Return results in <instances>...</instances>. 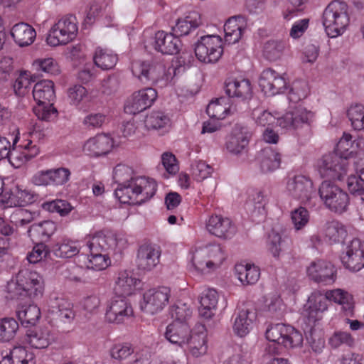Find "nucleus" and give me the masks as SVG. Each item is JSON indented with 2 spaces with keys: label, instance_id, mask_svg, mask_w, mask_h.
Listing matches in <instances>:
<instances>
[{
  "label": "nucleus",
  "instance_id": "nucleus-1",
  "mask_svg": "<svg viewBox=\"0 0 364 364\" xmlns=\"http://www.w3.org/2000/svg\"><path fill=\"white\" fill-rule=\"evenodd\" d=\"M128 166L118 165L114 169V178L119 183L115 196L122 203L141 204L151 198L156 191V183L146 177L130 178Z\"/></svg>",
  "mask_w": 364,
  "mask_h": 364
},
{
  "label": "nucleus",
  "instance_id": "nucleus-2",
  "mask_svg": "<svg viewBox=\"0 0 364 364\" xmlns=\"http://www.w3.org/2000/svg\"><path fill=\"white\" fill-rule=\"evenodd\" d=\"M349 8L346 3L332 1L323 13V25L330 38L341 35L350 23Z\"/></svg>",
  "mask_w": 364,
  "mask_h": 364
},
{
  "label": "nucleus",
  "instance_id": "nucleus-3",
  "mask_svg": "<svg viewBox=\"0 0 364 364\" xmlns=\"http://www.w3.org/2000/svg\"><path fill=\"white\" fill-rule=\"evenodd\" d=\"M320 199L330 212L342 215L350 207V199L348 193L335 183L325 180L318 190Z\"/></svg>",
  "mask_w": 364,
  "mask_h": 364
},
{
  "label": "nucleus",
  "instance_id": "nucleus-4",
  "mask_svg": "<svg viewBox=\"0 0 364 364\" xmlns=\"http://www.w3.org/2000/svg\"><path fill=\"white\" fill-rule=\"evenodd\" d=\"M77 31L76 18L73 16H63L50 28L46 42L51 46L65 45L76 38Z\"/></svg>",
  "mask_w": 364,
  "mask_h": 364
},
{
  "label": "nucleus",
  "instance_id": "nucleus-5",
  "mask_svg": "<svg viewBox=\"0 0 364 364\" xmlns=\"http://www.w3.org/2000/svg\"><path fill=\"white\" fill-rule=\"evenodd\" d=\"M267 340L277 343L286 348L300 346L303 343L302 334L294 327L277 323L269 327L265 333Z\"/></svg>",
  "mask_w": 364,
  "mask_h": 364
},
{
  "label": "nucleus",
  "instance_id": "nucleus-6",
  "mask_svg": "<svg viewBox=\"0 0 364 364\" xmlns=\"http://www.w3.org/2000/svg\"><path fill=\"white\" fill-rule=\"evenodd\" d=\"M267 340L277 343L286 348L300 346L303 343L302 334L294 327L277 323L269 327L265 333Z\"/></svg>",
  "mask_w": 364,
  "mask_h": 364
},
{
  "label": "nucleus",
  "instance_id": "nucleus-7",
  "mask_svg": "<svg viewBox=\"0 0 364 364\" xmlns=\"http://www.w3.org/2000/svg\"><path fill=\"white\" fill-rule=\"evenodd\" d=\"M349 163L346 156H339L338 153H330L318 161L317 167L321 177L341 181L347 173Z\"/></svg>",
  "mask_w": 364,
  "mask_h": 364
},
{
  "label": "nucleus",
  "instance_id": "nucleus-8",
  "mask_svg": "<svg viewBox=\"0 0 364 364\" xmlns=\"http://www.w3.org/2000/svg\"><path fill=\"white\" fill-rule=\"evenodd\" d=\"M132 72L144 84L149 81L161 82L162 87L166 85L169 80L165 67L161 63L151 65L149 62L135 60L132 64Z\"/></svg>",
  "mask_w": 364,
  "mask_h": 364
},
{
  "label": "nucleus",
  "instance_id": "nucleus-9",
  "mask_svg": "<svg viewBox=\"0 0 364 364\" xmlns=\"http://www.w3.org/2000/svg\"><path fill=\"white\" fill-rule=\"evenodd\" d=\"M223 53L222 39L218 36H201L196 43L195 54L201 62L205 63H216Z\"/></svg>",
  "mask_w": 364,
  "mask_h": 364
},
{
  "label": "nucleus",
  "instance_id": "nucleus-10",
  "mask_svg": "<svg viewBox=\"0 0 364 364\" xmlns=\"http://www.w3.org/2000/svg\"><path fill=\"white\" fill-rule=\"evenodd\" d=\"M314 119V113L303 107H297L277 119V124L286 130H297L309 127Z\"/></svg>",
  "mask_w": 364,
  "mask_h": 364
},
{
  "label": "nucleus",
  "instance_id": "nucleus-11",
  "mask_svg": "<svg viewBox=\"0 0 364 364\" xmlns=\"http://www.w3.org/2000/svg\"><path fill=\"white\" fill-rule=\"evenodd\" d=\"M133 316V308L125 297L116 296L111 299L105 313V318L108 322L122 323Z\"/></svg>",
  "mask_w": 364,
  "mask_h": 364
},
{
  "label": "nucleus",
  "instance_id": "nucleus-12",
  "mask_svg": "<svg viewBox=\"0 0 364 364\" xmlns=\"http://www.w3.org/2000/svg\"><path fill=\"white\" fill-rule=\"evenodd\" d=\"M170 296L171 290L166 287L149 289L144 294V302L141 308L147 314H154L167 305Z\"/></svg>",
  "mask_w": 364,
  "mask_h": 364
},
{
  "label": "nucleus",
  "instance_id": "nucleus-13",
  "mask_svg": "<svg viewBox=\"0 0 364 364\" xmlns=\"http://www.w3.org/2000/svg\"><path fill=\"white\" fill-rule=\"evenodd\" d=\"M161 250L157 245L145 242L139 247L136 265L139 270L150 272L160 262Z\"/></svg>",
  "mask_w": 364,
  "mask_h": 364
},
{
  "label": "nucleus",
  "instance_id": "nucleus-14",
  "mask_svg": "<svg viewBox=\"0 0 364 364\" xmlns=\"http://www.w3.org/2000/svg\"><path fill=\"white\" fill-rule=\"evenodd\" d=\"M157 98L155 89L147 87L134 92L124 106L125 112L136 114L150 107Z\"/></svg>",
  "mask_w": 364,
  "mask_h": 364
},
{
  "label": "nucleus",
  "instance_id": "nucleus-15",
  "mask_svg": "<svg viewBox=\"0 0 364 364\" xmlns=\"http://www.w3.org/2000/svg\"><path fill=\"white\" fill-rule=\"evenodd\" d=\"M306 272L309 277L317 283L332 284L336 279V269L334 265L321 259L311 262Z\"/></svg>",
  "mask_w": 364,
  "mask_h": 364
},
{
  "label": "nucleus",
  "instance_id": "nucleus-16",
  "mask_svg": "<svg viewBox=\"0 0 364 364\" xmlns=\"http://www.w3.org/2000/svg\"><path fill=\"white\" fill-rule=\"evenodd\" d=\"M287 191L294 198L306 203L314 193L313 182L303 175L290 178L287 183Z\"/></svg>",
  "mask_w": 364,
  "mask_h": 364
},
{
  "label": "nucleus",
  "instance_id": "nucleus-17",
  "mask_svg": "<svg viewBox=\"0 0 364 364\" xmlns=\"http://www.w3.org/2000/svg\"><path fill=\"white\" fill-rule=\"evenodd\" d=\"M341 261L347 269L353 272L364 267V242L357 238L352 240L343 253Z\"/></svg>",
  "mask_w": 364,
  "mask_h": 364
},
{
  "label": "nucleus",
  "instance_id": "nucleus-18",
  "mask_svg": "<svg viewBox=\"0 0 364 364\" xmlns=\"http://www.w3.org/2000/svg\"><path fill=\"white\" fill-rule=\"evenodd\" d=\"M259 85L266 95H275L286 89L287 82L282 75L268 68L262 73Z\"/></svg>",
  "mask_w": 364,
  "mask_h": 364
},
{
  "label": "nucleus",
  "instance_id": "nucleus-19",
  "mask_svg": "<svg viewBox=\"0 0 364 364\" xmlns=\"http://www.w3.org/2000/svg\"><path fill=\"white\" fill-rule=\"evenodd\" d=\"M16 277L20 285L25 287L29 297L42 295L43 291V279L37 272L26 269H21Z\"/></svg>",
  "mask_w": 364,
  "mask_h": 364
},
{
  "label": "nucleus",
  "instance_id": "nucleus-20",
  "mask_svg": "<svg viewBox=\"0 0 364 364\" xmlns=\"http://www.w3.org/2000/svg\"><path fill=\"white\" fill-rule=\"evenodd\" d=\"M251 136L247 127L236 124L226 142V149L232 154H241L247 147Z\"/></svg>",
  "mask_w": 364,
  "mask_h": 364
},
{
  "label": "nucleus",
  "instance_id": "nucleus-21",
  "mask_svg": "<svg viewBox=\"0 0 364 364\" xmlns=\"http://www.w3.org/2000/svg\"><path fill=\"white\" fill-rule=\"evenodd\" d=\"M206 228L210 233L218 237L230 238L236 232V228L229 218L218 215L209 218Z\"/></svg>",
  "mask_w": 364,
  "mask_h": 364
},
{
  "label": "nucleus",
  "instance_id": "nucleus-22",
  "mask_svg": "<svg viewBox=\"0 0 364 364\" xmlns=\"http://www.w3.org/2000/svg\"><path fill=\"white\" fill-rule=\"evenodd\" d=\"M154 48L165 55H174L179 52L181 41L171 33L160 31L155 34Z\"/></svg>",
  "mask_w": 364,
  "mask_h": 364
},
{
  "label": "nucleus",
  "instance_id": "nucleus-23",
  "mask_svg": "<svg viewBox=\"0 0 364 364\" xmlns=\"http://www.w3.org/2000/svg\"><path fill=\"white\" fill-rule=\"evenodd\" d=\"M113 146V141L107 134H98L88 139L83 146V149L92 156L107 154Z\"/></svg>",
  "mask_w": 364,
  "mask_h": 364
},
{
  "label": "nucleus",
  "instance_id": "nucleus-24",
  "mask_svg": "<svg viewBox=\"0 0 364 364\" xmlns=\"http://www.w3.org/2000/svg\"><path fill=\"white\" fill-rule=\"evenodd\" d=\"M191 332L187 322L173 321L166 327L165 337L171 343L182 346L188 343Z\"/></svg>",
  "mask_w": 364,
  "mask_h": 364
},
{
  "label": "nucleus",
  "instance_id": "nucleus-25",
  "mask_svg": "<svg viewBox=\"0 0 364 364\" xmlns=\"http://www.w3.org/2000/svg\"><path fill=\"white\" fill-rule=\"evenodd\" d=\"M36 200V196L26 190H21L15 186L10 190V192L2 195L1 202L7 207H21L33 203Z\"/></svg>",
  "mask_w": 364,
  "mask_h": 364
},
{
  "label": "nucleus",
  "instance_id": "nucleus-26",
  "mask_svg": "<svg viewBox=\"0 0 364 364\" xmlns=\"http://www.w3.org/2000/svg\"><path fill=\"white\" fill-rule=\"evenodd\" d=\"M117 245L116 235L112 232H98L95 233L88 242L87 246L90 252H106L109 250H114Z\"/></svg>",
  "mask_w": 364,
  "mask_h": 364
},
{
  "label": "nucleus",
  "instance_id": "nucleus-27",
  "mask_svg": "<svg viewBox=\"0 0 364 364\" xmlns=\"http://www.w3.org/2000/svg\"><path fill=\"white\" fill-rule=\"evenodd\" d=\"M218 294L214 289L204 290L200 296L199 315L204 319H210L215 315L218 302Z\"/></svg>",
  "mask_w": 364,
  "mask_h": 364
},
{
  "label": "nucleus",
  "instance_id": "nucleus-28",
  "mask_svg": "<svg viewBox=\"0 0 364 364\" xmlns=\"http://www.w3.org/2000/svg\"><path fill=\"white\" fill-rule=\"evenodd\" d=\"M225 92L230 97L250 99L252 95L251 83L247 79L230 80L225 82Z\"/></svg>",
  "mask_w": 364,
  "mask_h": 364
},
{
  "label": "nucleus",
  "instance_id": "nucleus-29",
  "mask_svg": "<svg viewBox=\"0 0 364 364\" xmlns=\"http://www.w3.org/2000/svg\"><path fill=\"white\" fill-rule=\"evenodd\" d=\"M140 281L134 277L133 274L128 271H122L118 274L115 282L114 291L118 296H129L136 289V287Z\"/></svg>",
  "mask_w": 364,
  "mask_h": 364
},
{
  "label": "nucleus",
  "instance_id": "nucleus-30",
  "mask_svg": "<svg viewBox=\"0 0 364 364\" xmlns=\"http://www.w3.org/2000/svg\"><path fill=\"white\" fill-rule=\"evenodd\" d=\"M11 35L15 43L20 47L28 46L33 43L36 38L35 29L26 23L15 24L11 31Z\"/></svg>",
  "mask_w": 364,
  "mask_h": 364
},
{
  "label": "nucleus",
  "instance_id": "nucleus-31",
  "mask_svg": "<svg viewBox=\"0 0 364 364\" xmlns=\"http://www.w3.org/2000/svg\"><path fill=\"white\" fill-rule=\"evenodd\" d=\"M49 306L50 312L63 323H70L75 317L72 304L63 298H50Z\"/></svg>",
  "mask_w": 364,
  "mask_h": 364
},
{
  "label": "nucleus",
  "instance_id": "nucleus-32",
  "mask_svg": "<svg viewBox=\"0 0 364 364\" xmlns=\"http://www.w3.org/2000/svg\"><path fill=\"white\" fill-rule=\"evenodd\" d=\"M256 318V314L253 310L249 309H241L233 324V331L239 336H246L250 331L252 322Z\"/></svg>",
  "mask_w": 364,
  "mask_h": 364
},
{
  "label": "nucleus",
  "instance_id": "nucleus-33",
  "mask_svg": "<svg viewBox=\"0 0 364 364\" xmlns=\"http://www.w3.org/2000/svg\"><path fill=\"white\" fill-rule=\"evenodd\" d=\"M33 96L38 105H46L55 98L54 83L52 80H41L33 88Z\"/></svg>",
  "mask_w": 364,
  "mask_h": 364
},
{
  "label": "nucleus",
  "instance_id": "nucleus-34",
  "mask_svg": "<svg viewBox=\"0 0 364 364\" xmlns=\"http://www.w3.org/2000/svg\"><path fill=\"white\" fill-rule=\"evenodd\" d=\"M197 331L190 334L188 344L190 352L194 357H199L206 353L208 346L206 345V333L205 326L199 325Z\"/></svg>",
  "mask_w": 364,
  "mask_h": 364
},
{
  "label": "nucleus",
  "instance_id": "nucleus-35",
  "mask_svg": "<svg viewBox=\"0 0 364 364\" xmlns=\"http://www.w3.org/2000/svg\"><path fill=\"white\" fill-rule=\"evenodd\" d=\"M260 167L264 173H269L279 168L281 164V155L271 147H265L259 154Z\"/></svg>",
  "mask_w": 364,
  "mask_h": 364
},
{
  "label": "nucleus",
  "instance_id": "nucleus-36",
  "mask_svg": "<svg viewBox=\"0 0 364 364\" xmlns=\"http://www.w3.org/2000/svg\"><path fill=\"white\" fill-rule=\"evenodd\" d=\"M38 154L39 148L37 147L36 145L33 144L31 140H28V142L23 145L22 151L18 152L14 149L13 151L11 150V154H9L8 158L14 165L19 167L36 157Z\"/></svg>",
  "mask_w": 364,
  "mask_h": 364
},
{
  "label": "nucleus",
  "instance_id": "nucleus-37",
  "mask_svg": "<svg viewBox=\"0 0 364 364\" xmlns=\"http://www.w3.org/2000/svg\"><path fill=\"white\" fill-rule=\"evenodd\" d=\"M235 269L238 279L244 285L255 284L260 277L259 269L255 264H237L235 265Z\"/></svg>",
  "mask_w": 364,
  "mask_h": 364
},
{
  "label": "nucleus",
  "instance_id": "nucleus-38",
  "mask_svg": "<svg viewBox=\"0 0 364 364\" xmlns=\"http://www.w3.org/2000/svg\"><path fill=\"white\" fill-rule=\"evenodd\" d=\"M52 252L57 257L70 258L79 253L80 247L76 242L63 237L53 245Z\"/></svg>",
  "mask_w": 364,
  "mask_h": 364
},
{
  "label": "nucleus",
  "instance_id": "nucleus-39",
  "mask_svg": "<svg viewBox=\"0 0 364 364\" xmlns=\"http://www.w3.org/2000/svg\"><path fill=\"white\" fill-rule=\"evenodd\" d=\"M290 240L283 238L279 233L272 231L269 235L267 247L274 257H279L290 250Z\"/></svg>",
  "mask_w": 364,
  "mask_h": 364
},
{
  "label": "nucleus",
  "instance_id": "nucleus-40",
  "mask_svg": "<svg viewBox=\"0 0 364 364\" xmlns=\"http://www.w3.org/2000/svg\"><path fill=\"white\" fill-rule=\"evenodd\" d=\"M201 24L200 15L197 12H193L183 19H178L173 28V31L178 36H186Z\"/></svg>",
  "mask_w": 364,
  "mask_h": 364
},
{
  "label": "nucleus",
  "instance_id": "nucleus-41",
  "mask_svg": "<svg viewBox=\"0 0 364 364\" xmlns=\"http://www.w3.org/2000/svg\"><path fill=\"white\" fill-rule=\"evenodd\" d=\"M245 26L235 18H229L224 25L225 41L228 44L237 43L242 38Z\"/></svg>",
  "mask_w": 364,
  "mask_h": 364
},
{
  "label": "nucleus",
  "instance_id": "nucleus-42",
  "mask_svg": "<svg viewBox=\"0 0 364 364\" xmlns=\"http://www.w3.org/2000/svg\"><path fill=\"white\" fill-rule=\"evenodd\" d=\"M96 66L107 70L113 68L117 62V55L111 50L97 48L93 57Z\"/></svg>",
  "mask_w": 364,
  "mask_h": 364
},
{
  "label": "nucleus",
  "instance_id": "nucleus-43",
  "mask_svg": "<svg viewBox=\"0 0 364 364\" xmlns=\"http://www.w3.org/2000/svg\"><path fill=\"white\" fill-rule=\"evenodd\" d=\"M16 314L23 325H34L41 317L40 309L34 304L21 305L18 308Z\"/></svg>",
  "mask_w": 364,
  "mask_h": 364
},
{
  "label": "nucleus",
  "instance_id": "nucleus-44",
  "mask_svg": "<svg viewBox=\"0 0 364 364\" xmlns=\"http://www.w3.org/2000/svg\"><path fill=\"white\" fill-rule=\"evenodd\" d=\"M24 340L31 347L41 349L49 346L51 338L48 331L28 330Z\"/></svg>",
  "mask_w": 364,
  "mask_h": 364
},
{
  "label": "nucleus",
  "instance_id": "nucleus-45",
  "mask_svg": "<svg viewBox=\"0 0 364 364\" xmlns=\"http://www.w3.org/2000/svg\"><path fill=\"white\" fill-rule=\"evenodd\" d=\"M323 231L326 237L333 243L343 242L347 235L345 227L336 220L327 222Z\"/></svg>",
  "mask_w": 364,
  "mask_h": 364
},
{
  "label": "nucleus",
  "instance_id": "nucleus-46",
  "mask_svg": "<svg viewBox=\"0 0 364 364\" xmlns=\"http://www.w3.org/2000/svg\"><path fill=\"white\" fill-rule=\"evenodd\" d=\"M206 252L203 255L208 256L207 264L210 267V271L218 268L225 259V253L220 245H213L205 247Z\"/></svg>",
  "mask_w": 364,
  "mask_h": 364
},
{
  "label": "nucleus",
  "instance_id": "nucleus-47",
  "mask_svg": "<svg viewBox=\"0 0 364 364\" xmlns=\"http://www.w3.org/2000/svg\"><path fill=\"white\" fill-rule=\"evenodd\" d=\"M347 116L355 130L364 132V106L355 104L347 110Z\"/></svg>",
  "mask_w": 364,
  "mask_h": 364
},
{
  "label": "nucleus",
  "instance_id": "nucleus-48",
  "mask_svg": "<svg viewBox=\"0 0 364 364\" xmlns=\"http://www.w3.org/2000/svg\"><path fill=\"white\" fill-rule=\"evenodd\" d=\"M285 49V43L282 41L269 40L263 47V55L270 61H275L281 58Z\"/></svg>",
  "mask_w": 364,
  "mask_h": 364
},
{
  "label": "nucleus",
  "instance_id": "nucleus-49",
  "mask_svg": "<svg viewBox=\"0 0 364 364\" xmlns=\"http://www.w3.org/2000/svg\"><path fill=\"white\" fill-rule=\"evenodd\" d=\"M18 329V322L13 318L0 319V342L13 339Z\"/></svg>",
  "mask_w": 364,
  "mask_h": 364
},
{
  "label": "nucleus",
  "instance_id": "nucleus-50",
  "mask_svg": "<svg viewBox=\"0 0 364 364\" xmlns=\"http://www.w3.org/2000/svg\"><path fill=\"white\" fill-rule=\"evenodd\" d=\"M7 357L14 364H35L34 355L22 346L14 347Z\"/></svg>",
  "mask_w": 364,
  "mask_h": 364
},
{
  "label": "nucleus",
  "instance_id": "nucleus-51",
  "mask_svg": "<svg viewBox=\"0 0 364 364\" xmlns=\"http://www.w3.org/2000/svg\"><path fill=\"white\" fill-rule=\"evenodd\" d=\"M309 92V87L304 80H296L292 83L288 94L290 102L296 103L305 99Z\"/></svg>",
  "mask_w": 364,
  "mask_h": 364
},
{
  "label": "nucleus",
  "instance_id": "nucleus-52",
  "mask_svg": "<svg viewBox=\"0 0 364 364\" xmlns=\"http://www.w3.org/2000/svg\"><path fill=\"white\" fill-rule=\"evenodd\" d=\"M43 208L50 213H57L60 216L68 215L73 206L66 200L57 199L43 203Z\"/></svg>",
  "mask_w": 364,
  "mask_h": 364
},
{
  "label": "nucleus",
  "instance_id": "nucleus-53",
  "mask_svg": "<svg viewBox=\"0 0 364 364\" xmlns=\"http://www.w3.org/2000/svg\"><path fill=\"white\" fill-rule=\"evenodd\" d=\"M224 101V98H220L209 103L206 108V112L210 118L219 120L223 119L226 117L230 109L223 105Z\"/></svg>",
  "mask_w": 364,
  "mask_h": 364
},
{
  "label": "nucleus",
  "instance_id": "nucleus-54",
  "mask_svg": "<svg viewBox=\"0 0 364 364\" xmlns=\"http://www.w3.org/2000/svg\"><path fill=\"white\" fill-rule=\"evenodd\" d=\"M264 196L261 191L256 193L252 200L246 203V209L252 216H263L265 214Z\"/></svg>",
  "mask_w": 364,
  "mask_h": 364
},
{
  "label": "nucleus",
  "instance_id": "nucleus-55",
  "mask_svg": "<svg viewBox=\"0 0 364 364\" xmlns=\"http://www.w3.org/2000/svg\"><path fill=\"white\" fill-rule=\"evenodd\" d=\"M192 311L185 303L178 301L170 308V315L173 321L187 322L191 316Z\"/></svg>",
  "mask_w": 364,
  "mask_h": 364
},
{
  "label": "nucleus",
  "instance_id": "nucleus-56",
  "mask_svg": "<svg viewBox=\"0 0 364 364\" xmlns=\"http://www.w3.org/2000/svg\"><path fill=\"white\" fill-rule=\"evenodd\" d=\"M134 352L131 343H122L114 345L110 349V356L118 361L127 359Z\"/></svg>",
  "mask_w": 364,
  "mask_h": 364
},
{
  "label": "nucleus",
  "instance_id": "nucleus-57",
  "mask_svg": "<svg viewBox=\"0 0 364 364\" xmlns=\"http://www.w3.org/2000/svg\"><path fill=\"white\" fill-rule=\"evenodd\" d=\"M147 129H158L164 127L169 123V118L161 112H153L145 119Z\"/></svg>",
  "mask_w": 364,
  "mask_h": 364
},
{
  "label": "nucleus",
  "instance_id": "nucleus-58",
  "mask_svg": "<svg viewBox=\"0 0 364 364\" xmlns=\"http://www.w3.org/2000/svg\"><path fill=\"white\" fill-rule=\"evenodd\" d=\"M90 252L87 267L94 270L105 269L110 264V259L105 252Z\"/></svg>",
  "mask_w": 364,
  "mask_h": 364
},
{
  "label": "nucleus",
  "instance_id": "nucleus-59",
  "mask_svg": "<svg viewBox=\"0 0 364 364\" xmlns=\"http://www.w3.org/2000/svg\"><path fill=\"white\" fill-rule=\"evenodd\" d=\"M33 111L37 117L43 121H53L58 117V111L51 102L46 105H38L33 108Z\"/></svg>",
  "mask_w": 364,
  "mask_h": 364
},
{
  "label": "nucleus",
  "instance_id": "nucleus-60",
  "mask_svg": "<svg viewBox=\"0 0 364 364\" xmlns=\"http://www.w3.org/2000/svg\"><path fill=\"white\" fill-rule=\"evenodd\" d=\"M213 168L205 161H199L192 166V176L197 181H203L211 176Z\"/></svg>",
  "mask_w": 364,
  "mask_h": 364
},
{
  "label": "nucleus",
  "instance_id": "nucleus-61",
  "mask_svg": "<svg viewBox=\"0 0 364 364\" xmlns=\"http://www.w3.org/2000/svg\"><path fill=\"white\" fill-rule=\"evenodd\" d=\"M206 252L205 247L196 250L192 256V263L195 269L201 273L210 272V267L207 264L208 256L203 255Z\"/></svg>",
  "mask_w": 364,
  "mask_h": 364
},
{
  "label": "nucleus",
  "instance_id": "nucleus-62",
  "mask_svg": "<svg viewBox=\"0 0 364 364\" xmlns=\"http://www.w3.org/2000/svg\"><path fill=\"white\" fill-rule=\"evenodd\" d=\"M49 254L50 250L48 246L43 242H40L36 244L28 254L27 259L29 263L36 264L46 258Z\"/></svg>",
  "mask_w": 364,
  "mask_h": 364
},
{
  "label": "nucleus",
  "instance_id": "nucleus-63",
  "mask_svg": "<svg viewBox=\"0 0 364 364\" xmlns=\"http://www.w3.org/2000/svg\"><path fill=\"white\" fill-rule=\"evenodd\" d=\"M309 213L304 207H299L291 211V218L296 230L302 229L309 221Z\"/></svg>",
  "mask_w": 364,
  "mask_h": 364
},
{
  "label": "nucleus",
  "instance_id": "nucleus-64",
  "mask_svg": "<svg viewBox=\"0 0 364 364\" xmlns=\"http://www.w3.org/2000/svg\"><path fill=\"white\" fill-rule=\"evenodd\" d=\"M330 301L328 291L325 294L319 291H314L309 297V303L313 308H316L318 311L324 312L328 309V302Z\"/></svg>",
  "mask_w": 364,
  "mask_h": 364
}]
</instances>
